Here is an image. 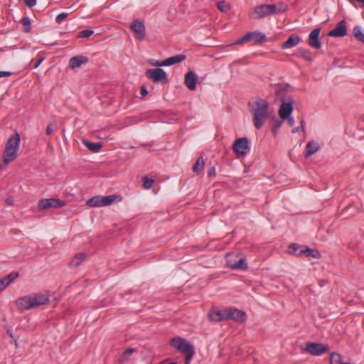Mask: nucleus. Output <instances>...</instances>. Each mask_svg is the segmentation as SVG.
I'll list each match as a JSON object with an SVG mask.
<instances>
[{"mask_svg":"<svg viewBox=\"0 0 364 364\" xmlns=\"http://www.w3.org/2000/svg\"><path fill=\"white\" fill-rule=\"evenodd\" d=\"M251 107L250 112L253 114V123L256 129H259L264 121L271 117L272 111L268 103L263 99H258L248 103Z\"/></svg>","mask_w":364,"mask_h":364,"instance_id":"f257e3e1","label":"nucleus"},{"mask_svg":"<svg viewBox=\"0 0 364 364\" xmlns=\"http://www.w3.org/2000/svg\"><path fill=\"white\" fill-rule=\"evenodd\" d=\"M21 137L18 133L11 135L6 143L3 164H0V169H4L8 164L14 161L17 157Z\"/></svg>","mask_w":364,"mask_h":364,"instance_id":"f03ea898","label":"nucleus"},{"mask_svg":"<svg viewBox=\"0 0 364 364\" xmlns=\"http://www.w3.org/2000/svg\"><path fill=\"white\" fill-rule=\"evenodd\" d=\"M171 345L179 352L185 354V364H189L195 353L193 345L181 337L172 338Z\"/></svg>","mask_w":364,"mask_h":364,"instance_id":"7ed1b4c3","label":"nucleus"},{"mask_svg":"<svg viewBox=\"0 0 364 364\" xmlns=\"http://www.w3.org/2000/svg\"><path fill=\"white\" fill-rule=\"evenodd\" d=\"M287 9V5L283 4L279 6L276 4H262L255 8L254 14L256 18H261L274 14L284 12Z\"/></svg>","mask_w":364,"mask_h":364,"instance_id":"20e7f679","label":"nucleus"},{"mask_svg":"<svg viewBox=\"0 0 364 364\" xmlns=\"http://www.w3.org/2000/svg\"><path fill=\"white\" fill-rule=\"evenodd\" d=\"M265 34L259 31L248 32L242 38H238L233 44L240 45L247 42L254 41L255 43L262 44L266 41Z\"/></svg>","mask_w":364,"mask_h":364,"instance_id":"39448f33","label":"nucleus"},{"mask_svg":"<svg viewBox=\"0 0 364 364\" xmlns=\"http://www.w3.org/2000/svg\"><path fill=\"white\" fill-rule=\"evenodd\" d=\"M117 198V195L107 196H96L87 200L86 205L90 207L108 206L114 203Z\"/></svg>","mask_w":364,"mask_h":364,"instance_id":"423d86ee","label":"nucleus"},{"mask_svg":"<svg viewBox=\"0 0 364 364\" xmlns=\"http://www.w3.org/2000/svg\"><path fill=\"white\" fill-rule=\"evenodd\" d=\"M289 251L291 254H295L298 256L304 255L306 257H311L316 259L321 257V255L318 250L311 249L308 247H300L296 244H291L289 246Z\"/></svg>","mask_w":364,"mask_h":364,"instance_id":"0eeeda50","label":"nucleus"},{"mask_svg":"<svg viewBox=\"0 0 364 364\" xmlns=\"http://www.w3.org/2000/svg\"><path fill=\"white\" fill-rule=\"evenodd\" d=\"M233 151L238 156H243L250 150L249 141L246 137L236 139L232 145Z\"/></svg>","mask_w":364,"mask_h":364,"instance_id":"6e6552de","label":"nucleus"},{"mask_svg":"<svg viewBox=\"0 0 364 364\" xmlns=\"http://www.w3.org/2000/svg\"><path fill=\"white\" fill-rule=\"evenodd\" d=\"M305 351L312 355H320L328 352V347L323 343L308 342L306 345Z\"/></svg>","mask_w":364,"mask_h":364,"instance_id":"1a4fd4ad","label":"nucleus"},{"mask_svg":"<svg viewBox=\"0 0 364 364\" xmlns=\"http://www.w3.org/2000/svg\"><path fill=\"white\" fill-rule=\"evenodd\" d=\"M130 29L134 33L136 38L143 41L146 36V28L143 20L136 19L130 25Z\"/></svg>","mask_w":364,"mask_h":364,"instance_id":"9d476101","label":"nucleus"},{"mask_svg":"<svg viewBox=\"0 0 364 364\" xmlns=\"http://www.w3.org/2000/svg\"><path fill=\"white\" fill-rule=\"evenodd\" d=\"M65 202L57 198H44L38 201V207L41 210H46L50 208H58L63 207Z\"/></svg>","mask_w":364,"mask_h":364,"instance_id":"9b49d317","label":"nucleus"},{"mask_svg":"<svg viewBox=\"0 0 364 364\" xmlns=\"http://www.w3.org/2000/svg\"><path fill=\"white\" fill-rule=\"evenodd\" d=\"M149 79L152 80L154 82H164L167 79L166 72L161 68H153L147 70L146 73Z\"/></svg>","mask_w":364,"mask_h":364,"instance_id":"f8f14e48","label":"nucleus"},{"mask_svg":"<svg viewBox=\"0 0 364 364\" xmlns=\"http://www.w3.org/2000/svg\"><path fill=\"white\" fill-rule=\"evenodd\" d=\"M235 255L233 254H227L226 255V261L227 264L229 267L233 269H247V264L245 262V258L241 257L237 262H234L232 258L235 257Z\"/></svg>","mask_w":364,"mask_h":364,"instance_id":"ddd939ff","label":"nucleus"},{"mask_svg":"<svg viewBox=\"0 0 364 364\" xmlns=\"http://www.w3.org/2000/svg\"><path fill=\"white\" fill-rule=\"evenodd\" d=\"M33 308L45 305L49 302V295L47 293H34L30 294Z\"/></svg>","mask_w":364,"mask_h":364,"instance_id":"4468645a","label":"nucleus"},{"mask_svg":"<svg viewBox=\"0 0 364 364\" xmlns=\"http://www.w3.org/2000/svg\"><path fill=\"white\" fill-rule=\"evenodd\" d=\"M15 303L18 309L21 311L33 309V304H32L30 294L19 297Z\"/></svg>","mask_w":364,"mask_h":364,"instance_id":"2eb2a0df","label":"nucleus"},{"mask_svg":"<svg viewBox=\"0 0 364 364\" xmlns=\"http://www.w3.org/2000/svg\"><path fill=\"white\" fill-rule=\"evenodd\" d=\"M347 34L346 23L345 21H339L336 27L329 31L328 36L331 37H343Z\"/></svg>","mask_w":364,"mask_h":364,"instance_id":"dca6fc26","label":"nucleus"},{"mask_svg":"<svg viewBox=\"0 0 364 364\" xmlns=\"http://www.w3.org/2000/svg\"><path fill=\"white\" fill-rule=\"evenodd\" d=\"M293 111V102H283L280 106L279 110V114L282 119L284 120L291 115V112Z\"/></svg>","mask_w":364,"mask_h":364,"instance_id":"f3484780","label":"nucleus"},{"mask_svg":"<svg viewBox=\"0 0 364 364\" xmlns=\"http://www.w3.org/2000/svg\"><path fill=\"white\" fill-rule=\"evenodd\" d=\"M208 318L213 321H221L228 320V309L221 311H210Z\"/></svg>","mask_w":364,"mask_h":364,"instance_id":"a211bd4d","label":"nucleus"},{"mask_svg":"<svg viewBox=\"0 0 364 364\" xmlns=\"http://www.w3.org/2000/svg\"><path fill=\"white\" fill-rule=\"evenodd\" d=\"M228 320L232 319L237 322H244L246 320V314L237 309H228Z\"/></svg>","mask_w":364,"mask_h":364,"instance_id":"6ab92c4d","label":"nucleus"},{"mask_svg":"<svg viewBox=\"0 0 364 364\" xmlns=\"http://www.w3.org/2000/svg\"><path fill=\"white\" fill-rule=\"evenodd\" d=\"M320 28L314 29L309 34V44L311 48L319 49L321 43L319 41Z\"/></svg>","mask_w":364,"mask_h":364,"instance_id":"aec40b11","label":"nucleus"},{"mask_svg":"<svg viewBox=\"0 0 364 364\" xmlns=\"http://www.w3.org/2000/svg\"><path fill=\"white\" fill-rule=\"evenodd\" d=\"M197 75L193 71H188L186 73L184 83L190 90H195L196 87Z\"/></svg>","mask_w":364,"mask_h":364,"instance_id":"412c9836","label":"nucleus"},{"mask_svg":"<svg viewBox=\"0 0 364 364\" xmlns=\"http://www.w3.org/2000/svg\"><path fill=\"white\" fill-rule=\"evenodd\" d=\"M88 62V58L83 55H77L71 58L69 60V66L71 69L75 70L82 65H85Z\"/></svg>","mask_w":364,"mask_h":364,"instance_id":"4be33fe9","label":"nucleus"},{"mask_svg":"<svg viewBox=\"0 0 364 364\" xmlns=\"http://www.w3.org/2000/svg\"><path fill=\"white\" fill-rule=\"evenodd\" d=\"M301 41V38L299 36L293 34L282 44L281 47L282 49L293 48L297 46Z\"/></svg>","mask_w":364,"mask_h":364,"instance_id":"5701e85b","label":"nucleus"},{"mask_svg":"<svg viewBox=\"0 0 364 364\" xmlns=\"http://www.w3.org/2000/svg\"><path fill=\"white\" fill-rule=\"evenodd\" d=\"M319 144L315 141H310L307 143L305 149V157L308 158L318 151Z\"/></svg>","mask_w":364,"mask_h":364,"instance_id":"b1692460","label":"nucleus"},{"mask_svg":"<svg viewBox=\"0 0 364 364\" xmlns=\"http://www.w3.org/2000/svg\"><path fill=\"white\" fill-rule=\"evenodd\" d=\"M185 59L186 55L183 54L176 55L164 60V64L166 65V66H170L173 64L181 63Z\"/></svg>","mask_w":364,"mask_h":364,"instance_id":"393cba45","label":"nucleus"},{"mask_svg":"<svg viewBox=\"0 0 364 364\" xmlns=\"http://www.w3.org/2000/svg\"><path fill=\"white\" fill-rule=\"evenodd\" d=\"M86 254L83 252L77 253L70 262V266H78L86 258Z\"/></svg>","mask_w":364,"mask_h":364,"instance_id":"a878e982","label":"nucleus"},{"mask_svg":"<svg viewBox=\"0 0 364 364\" xmlns=\"http://www.w3.org/2000/svg\"><path fill=\"white\" fill-rule=\"evenodd\" d=\"M83 143L85 145V146L92 152H98L102 147V144L100 142L93 143L88 141H84Z\"/></svg>","mask_w":364,"mask_h":364,"instance_id":"bb28decb","label":"nucleus"},{"mask_svg":"<svg viewBox=\"0 0 364 364\" xmlns=\"http://www.w3.org/2000/svg\"><path fill=\"white\" fill-rule=\"evenodd\" d=\"M205 162L202 156L199 157L193 166V171L198 174L204 168Z\"/></svg>","mask_w":364,"mask_h":364,"instance_id":"cd10ccee","label":"nucleus"},{"mask_svg":"<svg viewBox=\"0 0 364 364\" xmlns=\"http://www.w3.org/2000/svg\"><path fill=\"white\" fill-rule=\"evenodd\" d=\"M353 34L358 41L364 43V32H363L360 26H355L353 28Z\"/></svg>","mask_w":364,"mask_h":364,"instance_id":"c85d7f7f","label":"nucleus"},{"mask_svg":"<svg viewBox=\"0 0 364 364\" xmlns=\"http://www.w3.org/2000/svg\"><path fill=\"white\" fill-rule=\"evenodd\" d=\"M331 364H350L348 363H342L341 355L336 353H332L330 356Z\"/></svg>","mask_w":364,"mask_h":364,"instance_id":"c756f323","label":"nucleus"},{"mask_svg":"<svg viewBox=\"0 0 364 364\" xmlns=\"http://www.w3.org/2000/svg\"><path fill=\"white\" fill-rule=\"evenodd\" d=\"M297 55L299 57L304 58L306 61H311L312 60L311 52L309 50L299 49L298 50Z\"/></svg>","mask_w":364,"mask_h":364,"instance_id":"7c9ffc66","label":"nucleus"},{"mask_svg":"<svg viewBox=\"0 0 364 364\" xmlns=\"http://www.w3.org/2000/svg\"><path fill=\"white\" fill-rule=\"evenodd\" d=\"M21 22L24 27L25 32H27V33L29 32L31 30V21H30L29 18L27 16H25V17L22 18Z\"/></svg>","mask_w":364,"mask_h":364,"instance_id":"2f4dec72","label":"nucleus"},{"mask_svg":"<svg viewBox=\"0 0 364 364\" xmlns=\"http://www.w3.org/2000/svg\"><path fill=\"white\" fill-rule=\"evenodd\" d=\"M154 183V180L148 177H144L143 179V186L146 189L151 188Z\"/></svg>","mask_w":364,"mask_h":364,"instance_id":"473e14b6","label":"nucleus"},{"mask_svg":"<svg viewBox=\"0 0 364 364\" xmlns=\"http://www.w3.org/2000/svg\"><path fill=\"white\" fill-rule=\"evenodd\" d=\"M135 351V349L134 348H127L122 353V357H121V362H123L124 360H125L126 359H127V358L131 355Z\"/></svg>","mask_w":364,"mask_h":364,"instance_id":"72a5a7b5","label":"nucleus"},{"mask_svg":"<svg viewBox=\"0 0 364 364\" xmlns=\"http://www.w3.org/2000/svg\"><path fill=\"white\" fill-rule=\"evenodd\" d=\"M18 277V273L16 272H12L6 277H4V279L8 282V284H9L11 282L14 280Z\"/></svg>","mask_w":364,"mask_h":364,"instance_id":"f704fd0d","label":"nucleus"},{"mask_svg":"<svg viewBox=\"0 0 364 364\" xmlns=\"http://www.w3.org/2000/svg\"><path fill=\"white\" fill-rule=\"evenodd\" d=\"M218 9L223 12H226L230 9L229 5L224 1L218 3Z\"/></svg>","mask_w":364,"mask_h":364,"instance_id":"c9c22d12","label":"nucleus"},{"mask_svg":"<svg viewBox=\"0 0 364 364\" xmlns=\"http://www.w3.org/2000/svg\"><path fill=\"white\" fill-rule=\"evenodd\" d=\"M57 129V125L54 123L49 124L46 129V133L47 135H51L54 133V132Z\"/></svg>","mask_w":364,"mask_h":364,"instance_id":"e433bc0d","label":"nucleus"},{"mask_svg":"<svg viewBox=\"0 0 364 364\" xmlns=\"http://www.w3.org/2000/svg\"><path fill=\"white\" fill-rule=\"evenodd\" d=\"M94 31L92 30H83L81 31L79 34V38H89L93 34Z\"/></svg>","mask_w":364,"mask_h":364,"instance_id":"4c0bfd02","label":"nucleus"},{"mask_svg":"<svg viewBox=\"0 0 364 364\" xmlns=\"http://www.w3.org/2000/svg\"><path fill=\"white\" fill-rule=\"evenodd\" d=\"M68 16V13H61L58 14L55 18V21L58 23H61V22L66 18V17Z\"/></svg>","mask_w":364,"mask_h":364,"instance_id":"58836bf2","label":"nucleus"},{"mask_svg":"<svg viewBox=\"0 0 364 364\" xmlns=\"http://www.w3.org/2000/svg\"><path fill=\"white\" fill-rule=\"evenodd\" d=\"M300 131H302V132L304 131V120H301L300 122V126L297 127L295 129H293L291 132L294 134V133L299 132Z\"/></svg>","mask_w":364,"mask_h":364,"instance_id":"ea45409f","label":"nucleus"},{"mask_svg":"<svg viewBox=\"0 0 364 364\" xmlns=\"http://www.w3.org/2000/svg\"><path fill=\"white\" fill-rule=\"evenodd\" d=\"M9 285L8 282H6L4 278L0 279V292L2 291L7 286Z\"/></svg>","mask_w":364,"mask_h":364,"instance_id":"a19ab883","label":"nucleus"},{"mask_svg":"<svg viewBox=\"0 0 364 364\" xmlns=\"http://www.w3.org/2000/svg\"><path fill=\"white\" fill-rule=\"evenodd\" d=\"M150 64L154 65V66H156V67L166 66V65L164 64V60H162V61H158V60L151 61Z\"/></svg>","mask_w":364,"mask_h":364,"instance_id":"79ce46f5","label":"nucleus"},{"mask_svg":"<svg viewBox=\"0 0 364 364\" xmlns=\"http://www.w3.org/2000/svg\"><path fill=\"white\" fill-rule=\"evenodd\" d=\"M26 5L31 8L36 4V0H25Z\"/></svg>","mask_w":364,"mask_h":364,"instance_id":"37998d69","label":"nucleus"},{"mask_svg":"<svg viewBox=\"0 0 364 364\" xmlns=\"http://www.w3.org/2000/svg\"><path fill=\"white\" fill-rule=\"evenodd\" d=\"M44 58L43 57L38 58L33 64V68H37L43 61Z\"/></svg>","mask_w":364,"mask_h":364,"instance_id":"c03bdc74","label":"nucleus"},{"mask_svg":"<svg viewBox=\"0 0 364 364\" xmlns=\"http://www.w3.org/2000/svg\"><path fill=\"white\" fill-rule=\"evenodd\" d=\"M208 175L209 177H213L215 176V168L214 166H212L209 168L208 171Z\"/></svg>","mask_w":364,"mask_h":364,"instance_id":"a18cd8bd","label":"nucleus"},{"mask_svg":"<svg viewBox=\"0 0 364 364\" xmlns=\"http://www.w3.org/2000/svg\"><path fill=\"white\" fill-rule=\"evenodd\" d=\"M11 74L12 73L9 71H0V78L9 77Z\"/></svg>","mask_w":364,"mask_h":364,"instance_id":"49530a36","label":"nucleus"},{"mask_svg":"<svg viewBox=\"0 0 364 364\" xmlns=\"http://www.w3.org/2000/svg\"><path fill=\"white\" fill-rule=\"evenodd\" d=\"M5 203L9 205H14V199L11 197L7 198L5 200Z\"/></svg>","mask_w":364,"mask_h":364,"instance_id":"de8ad7c7","label":"nucleus"},{"mask_svg":"<svg viewBox=\"0 0 364 364\" xmlns=\"http://www.w3.org/2000/svg\"><path fill=\"white\" fill-rule=\"evenodd\" d=\"M148 92L144 86L141 87V95L144 97L147 95Z\"/></svg>","mask_w":364,"mask_h":364,"instance_id":"09e8293b","label":"nucleus"},{"mask_svg":"<svg viewBox=\"0 0 364 364\" xmlns=\"http://www.w3.org/2000/svg\"><path fill=\"white\" fill-rule=\"evenodd\" d=\"M287 119L288 120V123L291 127L294 125V119L292 117L289 116Z\"/></svg>","mask_w":364,"mask_h":364,"instance_id":"8fccbe9b","label":"nucleus"},{"mask_svg":"<svg viewBox=\"0 0 364 364\" xmlns=\"http://www.w3.org/2000/svg\"><path fill=\"white\" fill-rule=\"evenodd\" d=\"M282 124V123L281 122H278L277 124L274 128L273 132L276 133L277 129L281 127Z\"/></svg>","mask_w":364,"mask_h":364,"instance_id":"3c124183","label":"nucleus"},{"mask_svg":"<svg viewBox=\"0 0 364 364\" xmlns=\"http://www.w3.org/2000/svg\"><path fill=\"white\" fill-rule=\"evenodd\" d=\"M14 342H15V346H16V347L17 348V347H18V342H17V341H16V340H15V341H14Z\"/></svg>","mask_w":364,"mask_h":364,"instance_id":"603ef678","label":"nucleus"},{"mask_svg":"<svg viewBox=\"0 0 364 364\" xmlns=\"http://www.w3.org/2000/svg\"><path fill=\"white\" fill-rule=\"evenodd\" d=\"M9 336H10L11 338H13V337H14V336H13V334H12V333H11V332H9Z\"/></svg>","mask_w":364,"mask_h":364,"instance_id":"864d4df0","label":"nucleus"},{"mask_svg":"<svg viewBox=\"0 0 364 364\" xmlns=\"http://www.w3.org/2000/svg\"><path fill=\"white\" fill-rule=\"evenodd\" d=\"M363 121L364 122V116L363 117Z\"/></svg>","mask_w":364,"mask_h":364,"instance_id":"5fc2aeb1","label":"nucleus"}]
</instances>
